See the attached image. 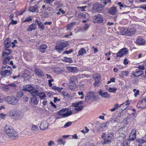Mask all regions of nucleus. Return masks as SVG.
I'll use <instances>...</instances> for the list:
<instances>
[{"mask_svg": "<svg viewBox=\"0 0 146 146\" xmlns=\"http://www.w3.org/2000/svg\"><path fill=\"white\" fill-rule=\"evenodd\" d=\"M72 124V122H68L64 125V127L65 128L68 127L71 125Z\"/></svg>", "mask_w": 146, "mask_h": 146, "instance_id": "55", "label": "nucleus"}, {"mask_svg": "<svg viewBox=\"0 0 146 146\" xmlns=\"http://www.w3.org/2000/svg\"><path fill=\"white\" fill-rule=\"evenodd\" d=\"M83 104L82 101H80L78 102L73 103L72 105L75 107L74 108V113H77L78 112L81 111L83 108V106L82 104Z\"/></svg>", "mask_w": 146, "mask_h": 146, "instance_id": "6", "label": "nucleus"}, {"mask_svg": "<svg viewBox=\"0 0 146 146\" xmlns=\"http://www.w3.org/2000/svg\"><path fill=\"white\" fill-rule=\"evenodd\" d=\"M103 7V5L99 3H95L93 5V9L98 12H100Z\"/></svg>", "mask_w": 146, "mask_h": 146, "instance_id": "11", "label": "nucleus"}, {"mask_svg": "<svg viewBox=\"0 0 146 146\" xmlns=\"http://www.w3.org/2000/svg\"><path fill=\"white\" fill-rule=\"evenodd\" d=\"M6 116V114H4L3 113H1L0 114V118H1L3 119H5V117Z\"/></svg>", "mask_w": 146, "mask_h": 146, "instance_id": "53", "label": "nucleus"}, {"mask_svg": "<svg viewBox=\"0 0 146 146\" xmlns=\"http://www.w3.org/2000/svg\"><path fill=\"white\" fill-rule=\"evenodd\" d=\"M137 108H141L143 109L146 107V99H143L139 100L137 105Z\"/></svg>", "mask_w": 146, "mask_h": 146, "instance_id": "9", "label": "nucleus"}, {"mask_svg": "<svg viewBox=\"0 0 146 146\" xmlns=\"http://www.w3.org/2000/svg\"><path fill=\"white\" fill-rule=\"evenodd\" d=\"M143 74L142 71L140 70H139L136 71L132 73L133 75L135 77L139 76Z\"/></svg>", "mask_w": 146, "mask_h": 146, "instance_id": "21", "label": "nucleus"}, {"mask_svg": "<svg viewBox=\"0 0 146 146\" xmlns=\"http://www.w3.org/2000/svg\"><path fill=\"white\" fill-rule=\"evenodd\" d=\"M107 124V123L106 122H105L104 123L101 124L99 127H100V128H104L105 127H106Z\"/></svg>", "mask_w": 146, "mask_h": 146, "instance_id": "52", "label": "nucleus"}, {"mask_svg": "<svg viewBox=\"0 0 146 146\" xmlns=\"http://www.w3.org/2000/svg\"><path fill=\"white\" fill-rule=\"evenodd\" d=\"M29 93L33 96V97L37 96L38 95L39 92H38V91L34 87L33 89H31Z\"/></svg>", "mask_w": 146, "mask_h": 146, "instance_id": "17", "label": "nucleus"}, {"mask_svg": "<svg viewBox=\"0 0 146 146\" xmlns=\"http://www.w3.org/2000/svg\"><path fill=\"white\" fill-rule=\"evenodd\" d=\"M36 74L38 76H43V73L42 70L38 68H36L35 70Z\"/></svg>", "mask_w": 146, "mask_h": 146, "instance_id": "24", "label": "nucleus"}, {"mask_svg": "<svg viewBox=\"0 0 146 146\" xmlns=\"http://www.w3.org/2000/svg\"><path fill=\"white\" fill-rule=\"evenodd\" d=\"M52 89H53L55 90L58 91L59 92H60V88L58 87H57L55 86H53L52 87Z\"/></svg>", "mask_w": 146, "mask_h": 146, "instance_id": "60", "label": "nucleus"}, {"mask_svg": "<svg viewBox=\"0 0 146 146\" xmlns=\"http://www.w3.org/2000/svg\"><path fill=\"white\" fill-rule=\"evenodd\" d=\"M32 20V18L31 16H29L27 17L25 20L23 21L24 22H29L31 21Z\"/></svg>", "mask_w": 146, "mask_h": 146, "instance_id": "47", "label": "nucleus"}, {"mask_svg": "<svg viewBox=\"0 0 146 146\" xmlns=\"http://www.w3.org/2000/svg\"><path fill=\"white\" fill-rule=\"evenodd\" d=\"M79 18H82V19H85L86 18V15L81 13H77L76 15Z\"/></svg>", "mask_w": 146, "mask_h": 146, "instance_id": "35", "label": "nucleus"}, {"mask_svg": "<svg viewBox=\"0 0 146 146\" xmlns=\"http://www.w3.org/2000/svg\"><path fill=\"white\" fill-rule=\"evenodd\" d=\"M133 91L134 92V96L135 97H136L137 96V95L138 94L139 92V91L138 90H137L136 89H134L133 90Z\"/></svg>", "mask_w": 146, "mask_h": 146, "instance_id": "57", "label": "nucleus"}, {"mask_svg": "<svg viewBox=\"0 0 146 146\" xmlns=\"http://www.w3.org/2000/svg\"><path fill=\"white\" fill-rule=\"evenodd\" d=\"M36 28V24L35 23H34L31 24L29 26L27 29V30L28 31H31L33 30H35Z\"/></svg>", "mask_w": 146, "mask_h": 146, "instance_id": "16", "label": "nucleus"}, {"mask_svg": "<svg viewBox=\"0 0 146 146\" xmlns=\"http://www.w3.org/2000/svg\"><path fill=\"white\" fill-rule=\"evenodd\" d=\"M136 32L135 29L133 28L131 29H125L121 31L123 35L127 36H131L134 35Z\"/></svg>", "mask_w": 146, "mask_h": 146, "instance_id": "7", "label": "nucleus"}, {"mask_svg": "<svg viewBox=\"0 0 146 146\" xmlns=\"http://www.w3.org/2000/svg\"><path fill=\"white\" fill-rule=\"evenodd\" d=\"M54 81V79H49L48 80V84L49 86L50 87H51L52 86V84L51 82H53Z\"/></svg>", "mask_w": 146, "mask_h": 146, "instance_id": "58", "label": "nucleus"}, {"mask_svg": "<svg viewBox=\"0 0 146 146\" xmlns=\"http://www.w3.org/2000/svg\"><path fill=\"white\" fill-rule=\"evenodd\" d=\"M117 12L116 9L115 7H112L110 8L108 11V13L112 15L115 14Z\"/></svg>", "mask_w": 146, "mask_h": 146, "instance_id": "20", "label": "nucleus"}, {"mask_svg": "<svg viewBox=\"0 0 146 146\" xmlns=\"http://www.w3.org/2000/svg\"><path fill=\"white\" fill-rule=\"evenodd\" d=\"M104 137H105L104 138V141L103 143L104 144L109 143L113 139V135L112 133H110L106 135V133H103L101 137L102 138H103Z\"/></svg>", "mask_w": 146, "mask_h": 146, "instance_id": "3", "label": "nucleus"}, {"mask_svg": "<svg viewBox=\"0 0 146 146\" xmlns=\"http://www.w3.org/2000/svg\"><path fill=\"white\" fill-rule=\"evenodd\" d=\"M67 69L68 71L72 72H74L77 71L78 68L76 67H67Z\"/></svg>", "mask_w": 146, "mask_h": 146, "instance_id": "25", "label": "nucleus"}, {"mask_svg": "<svg viewBox=\"0 0 146 146\" xmlns=\"http://www.w3.org/2000/svg\"><path fill=\"white\" fill-rule=\"evenodd\" d=\"M136 133V130L135 129H134L131 131L129 134L130 135H135Z\"/></svg>", "mask_w": 146, "mask_h": 146, "instance_id": "62", "label": "nucleus"}, {"mask_svg": "<svg viewBox=\"0 0 146 146\" xmlns=\"http://www.w3.org/2000/svg\"><path fill=\"white\" fill-rule=\"evenodd\" d=\"M70 83H74L77 81V79L75 76H72L71 77L70 79Z\"/></svg>", "mask_w": 146, "mask_h": 146, "instance_id": "31", "label": "nucleus"}, {"mask_svg": "<svg viewBox=\"0 0 146 146\" xmlns=\"http://www.w3.org/2000/svg\"><path fill=\"white\" fill-rule=\"evenodd\" d=\"M117 90V88H111L110 87L108 90L109 92H112L113 93H115Z\"/></svg>", "mask_w": 146, "mask_h": 146, "instance_id": "43", "label": "nucleus"}, {"mask_svg": "<svg viewBox=\"0 0 146 146\" xmlns=\"http://www.w3.org/2000/svg\"><path fill=\"white\" fill-rule=\"evenodd\" d=\"M16 98L18 99L19 101V99L21 98V97L23 95V92L22 91H19L16 93Z\"/></svg>", "mask_w": 146, "mask_h": 146, "instance_id": "29", "label": "nucleus"}, {"mask_svg": "<svg viewBox=\"0 0 146 146\" xmlns=\"http://www.w3.org/2000/svg\"><path fill=\"white\" fill-rule=\"evenodd\" d=\"M129 73V72L128 71H124L121 72V76L123 77L124 76H127Z\"/></svg>", "mask_w": 146, "mask_h": 146, "instance_id": "46", "label": "nucleus"}, {"mask_svg": "<svg viewBox=\"0 0 146 146\" xmlns=\"http://www.w3.org/2000/svg\"><path fill=\"white\" fill-rule=\"evenodd\" d=\"M111 121L112 123L117 122L118 121L117 117L114 116L112 117L111 119Z\"/></svg>", "mask_w": 146, "mask_h": 146, "instance_id": "49", "label": "nucleus"}, {"mask_svg": "<svg viewBox=\"0 0 146 146\" xmlns=\"http://www.w3.org/2000/svg\"><path fill=\"white\" fill-rule=\"evenodd\" d=\"M23 113L22 111H17L15 119H17L20 120L23 118Z\"/></svg>", "mask_w": 146, "mask_h": 146, "instance_id": "13", "label": "nucleus"}, {"mask_svg": "<svg viewBox=\"0 0 146 146\" xmlns=\"http://www.w3.org/2000/svg\"><path fill=\"white\" fill-rule=\"evenodd\" d=\"M56 49L57 51L59 52H60V51L62 50L63 49V48L61 45L60 44V43L59 44H57L55 46Z\"/></svg>", "mask_w": 146, "mask_h": 146, "instance_id": "34", "label": "nucleus"}, {"mask_svg": "<svg viewBox=\"0 0 146 146\" xmlns=\"http://www.w3.org/2000/svg\"><path fill=\"white\" fill-rule=\"evenodd\" d=\"M38 96H39L41 100L44 99L46 97V95L44 92H39Z\"/></svg>", "mask_w": 146, "mask_h": 146, "instance_id": "36", "label": "nucleus"}, {"mask_svg": "<svg viewBox=\"0 0 146 146\" xmlns=\"http://www.w3.org/2000/svg\"><path fill=\"white\" fill-rule=\"evenodd\" d=\"M63 61L65 62L69 63L72 62V60L70 58H68L66 57H64L63 58Z\"/></svg>", "mask_w": 146, "mask_h": 146, "instance_id": "41", "label": "nucleus"}, {"mask_svg": "<svg viewBox=\"0 0 146 146\" xmlns=\"http://www.w3.org/2000/svg\"><path fill=\"white\" fill-rule=\"evenodd\" d=\"M23 90L25 92L28 91L29 93L31 90H29L28 88H27V86H25L23 87Z\"/></svg>", "mask_w": 146, "mask_h": 146, "instance_id": "63", "label": "nucleus"}, {"mask_svg": "<svg viewBox=\"0 0 146 146\" xmlns=\"http://www.w3.org/2000/svg\"><path fill=\"white\" fill-rule=\"evenodd\" d=\"M8 86L9 87L10 89H13L15 88L17 86L15 83H12L8 84Z\"/></svg>", "mask_w": 146, "mask_h": 146, "instance_id": "38", "label": "nucleus"}, {"mask_svg": "<svg viewBox=\"0 0 146 146\" xmlns=\"http://www.w3.org/2000/svg\"><path fill=\"white\" fill-rule=\"evenodd\" d=\"M128 50L126 48L121 49L119 51L117 54V57H121L128 53Z\"/></svg>", "mask_w": 146, "mask_h": 146, "instance_id": "10", "label": "nucleus"}, {"mask_svg": "<svg viewBox=\"0 0 146 146\" xmlns=\"http://www.w3.org/2000/svg\"><path fill=\"white\" fill-rule=\"evenodd\" d=\"M38 129V126L35 125H33L31 127V130L33 132H35Z\"/></svg>", "mask_w": 146, "mask_h": 146, "instance_id": "42", "label": "nucleus"}, {"mask_svg": "<svg viewBox=\"0 0 146 146\" xmlns=\"http://www.w3.org/2000/svg\"><path fill=\"white\" fill-rule=\"evenodd\" d=\"M136 138L135 135H129V139L130 140L133 141Z\"/></svg>", "mask_w": 146, "mask_h": 146, "instance_id": "50", "label": "nucleus"}, {"mask_svg": "<svg viewBox=\"0 0 146 146\" xmlns=\"http://www.w3.org/2000/svg\"><path fill=\"white\" fill-rule=\"evenodd\" d=\"M54 0H44V3L51 5Z\"/></svg>", "mask_w": 146, "mask_h": 146, "instance_id": "51", "label": "nucleus"}, {"mask_svg": "<svg viewBox=\"0 0 146 146\" xmlns=\"http://www.w3.org/2000/svg\"><path fill=\"white\" fill-rule=\"evenodd\" d=\"M5 100L9 104L13 105L17 104L19 102L18 99L12 96L6 97Z\"/></svg>", "mask_w": 146, "mask_h": 146, "instance_id": "5", "label": "nucleus"}, {"mask_svg": "<svg viewBox=\"0 0 146 146\" xmlns=\"http://www.w3.org/2000/svg\"><path fill=\"white\" fill-rule=\"evenodd\" d=\"M137 141L139 143H145L146 141V139L145 137L142 138V139H137Z\"/></svg>", "mask_w": 146, "mask_h": 146, "instance_id": "44", "label": "nucleus"}, {"mask_svg": "<svg viewBox=\"0 0 146 146\" xmlns=\"http://www.w3.org/2000/svg\"><path fill=\"white\" fill-rule=\"evenodd\" d=\"M5 128L6 134L9 137L13 139L15 137H16L17 133L12 127L6 125L5 126Z\"/></svg>", "mask_w": 146, "mask_h": 146, "instance_id": "2", "label": "nucleus"}, {"mask_svg": "<svg viewBox=\"0 0 146 146\" xmlns=\"http://www.w3.org/2000/svg\"><path fill=\"white\" fill-rule=\"evenodd\" d=\"M11 58V56H8L7 57H4V59L3 60V63L4 64H7Z\"/></svg>", "mask_w": 146, "mask_h": 146, "instance_id": "30", "label": "nucleus"}, {"mask_svg": "<svg viewBox=\"0 0 146 146\" xmlns=\"http://www.w3.org/2000/svg\"><path fill=\"white\" fill-rule=\"evenodd\" d=\"M17 111L15 110H10L9 112L10 115L14 117L15 118Z\"/></svg>", "mask_w": 146, "mask_h": 146, "instance_id": "33", "label": "nucleus"}, {"mask_svg": "<svg viewBox=\"0 0 146 146\" xmlns=\"http://www.w3.org/2000/svg\"><path fill=\"white\" fill-rule=\"evenodd\" d=\"M130 102L129 101L127 100L126 102H124L123 104H120L119 106V107H121L122 106H123L124 107L122 110H124L126 109L127 107V106L130 103Z\"/></svg>", "mask_w": 146, "mask_h": 146, "instance_id": "26", "label": "nucleus"}, {"mask_svg": "<svg viewBox=\"0 0 146 146\" xmlns=\"http://www.w3.org/2000/svg\"><path fill=\"white\" fill-rule=\"evenodd\" d=\"M73 52V50H70L69 51H65L64 52L63 54H68L72 52Z\"/></svg>", "mask_w": 146, "mask_h": 146, "instance_id": "64", "label": "nucleus"}, {"mask_svg": "<svg viewBox=\"0 0 146 146\" xmlns=\"http://www.w3.org/2000/svg\"><path fill=\"white\" fill-rule=\"evenodd\" d=\"M73 111L72 110L69 111L68 109H63L58 112V115H61V117L64 118L72 114Z\"/></svg>", "mask_w": 146, "mask_h": 146, "instance_id": "4", "label": "nucleus"}, {"mask_svg": "<svg viewBox=\"0 0 146 146\" xmlns=\"http://www.w3.org/2000/svg\"><path fill=\"white\" fill-rule=\"evenodd\" d=\"M78 94L80 95H82V96L80 97L81 99H83L84 97V94L82 92H79L78 93Z\"/></svg>", "mask_w": 146, "mask_h": 146, "instance_id": "61", "label": "nucleus"}, {"mask_svg": "<svg viewBox=\"0 0 146 146\" xmlns=\"http://www.w3.org/2000/svg\"><path fill=\"white\" fill-rule=\"evenodd\" d=\"M125 138L124 137L119 136L117 137V146H121L122 144L123 146L125 144L127 145L128 143L126 140L124 141Z\"/></svg>", "mask_w": 146, "mask_h": 146, "instance_id": "8", "label": "nucleus"}, {"mask_svg": "<svg viewBox=\"0 0 146 146\" xmlns=\"http://www.w3.org/2000/svg\"><path fill=\"white\" fill-rule=\"evenodd\" d=\"M37 25L40 29L43 30H44V24H43L41 21L39 23H38Z\"/></svg>", "mask_w": 146, "mask_h": 146, "instance_id": "40", "label": "nucleus"}, {"mask_svg": "<svg viewBox=\"0 0 146 146\" xmlns=\"http://www.w3.org/2000/svg\"><path fill=\"white\" fill-rule=\"evenodd\" d=\"M75 24L74 23H71L68 24L67 27V30H70L73 28V27Z\"/></svg>", "mask_w": 146, "mask_h": 146, "instance_id": "39", "label": "nucleus"}, {"mask_svg": "<svg viewBox=\"0 0 146 146\" xmlns=\"http://www.w3.org/2000/svg\"><path fill=\"white\" fill-rule=\"evenodd\" d=\"M93 78L94 80H100V76L98 74H96L94 75Z\"/></svg>", "mask_w": 146, "mask_h": 146, "instance_id": "45", "label": "nucleus"}, {"mask_svg": "<svg viewBox=\"0 0 146 146\" xmlns=\"http://www.w3.org/2000/svg\"><path fill=\"white\" fill-rule=\"evenodd\" d=\"M99 95L104 98H109L110 97V95L107 92H103L100 89L99 92Z\"/></svg>", "mask_w": 146, "mask_h": 146, "instance_id": "12", "label": "nucleus"}, {"mask_svg": "<svg viewBox=\"0 0 146 146\" xmlns=\"http://www.w3.org/2000/svg\"><path fill=\"white\" fill-rule=\"evenodd\" d=\"M136 44L139 45H144L145 41L144 39L141 38H139L136 41Z\"/></svg>", "mask_w": 146, "mask_h": 146, "instance_id": "22", "label": "nucleus"}, {"mask_svg": "<svg viewBox=\"0 0 146 146\" xmlns=\"http://www.w3.org/2000/svg\"><path fill=\"white\" fill-rule=\"evenodd\" d=\"M9 89V87L8 86V85H6V86L3 87V90L4 91H7Z\"/></svg>", "mask_w": 146, "mask_h": 146, "instance_id": "54", "label": "nucleus"}, {"mask_svg": "<svg viewBox=\"0 0 146 146\" xmlns=\"http://www.w3.org/2000/svg\"><path fill=\"white\" fill-rule=\"evenodd\" d=\"M100 80H95V82L94 85L95 87H98L99 85V83L100 82Z\"/></svg>", "mask_w": 146, "mask_h": 146, "instance_id": "56", "label": "nucleus"}, {"mask_svg": "<svg viewBox=\"0 0 146 146\" xmlns=\"http://www.w3.org/2000/svg\"><path fill=\"white\" fill-rule=\"evenodd\" d=\"M4 43L5 47L7 48L9 47L11 45L10 41L7 39L5 41Z\"/></svg>", "mask_w": 146, "mask_h": 146, "instance_id": "37", "label": "nucleus"}, {"mask_svg": "<svg viewBox=\"0 0 146 146\" xmlns=\"http://www.w3.org/2000/svg\"><path fill=\"white\" fill-rule=\"evenodd\" d=\"M94 19L96 23H101L103 21V19L101 16L98 14L97 16L94 17Z\"/></svg>", "mask_w": 146, "mask_h": 146, "instance_id": "15", "label": "nucleus"}, {"mask_svg": "<svg viewBox=\"0 0 146 146\" xmlns=\"http://www.w3.org/2000/svg\"><path fill=\"white\" fill-rule=\"evenodd\" d=\"M60 43L63 48L66 47L67 45V43L65 42H61Z\"/></svg>", "mask_w": 146, "mask_h": 146, "instance_id": "59", "label": "nucleus"}, {"mask_svg": "<svg viewBox=\"0 0 146 146\" xmlns=\"http://www.w3.org/2000/svg\"><path fill=\"white\" fill-rule=\"evenodd\" d=\"M48 126V124L45 121H42L40 124V128L41 130L46 129Z\"/></svg>", "mask_w": 146, "mask_h": 146, "instance_id": "14", "label": "nucleus"}, {"mask_svg": "<svg viewBox=\"0 0 146 146\" xmlns=\"http://www.w3.org/2000/svg\"><path fill=\"white\" fill-rule=\"evenodd\" d=\"M87 51L86 49L84 48H81L78 51V56H82L84 54H86V53Z\"/></svg>", "mask_w": 146, "mask_h": 146, "instance_id": "23", "label": "nucleus"}, {"mask_svg": "<svg viewBox=\"0 0 146 146\" xmlns=\"http://www.w3.org/2000/svg\"><path fill=\"white\" fill-rule=\"evenodd\" d=\"M12 52V51L10 49H6L3 53V57H6L8 56H10L9 55L11 54Z\"/></svg>", "mask_w": 146, "mask_h": 146, "instance_id": "18", "label": "nucleus"}, {"mask_svg": "<svg viewBox=\"0 0 146 146\" xmlns=\"http://www.w3.org/2000/svg\"><path fill=\"white\" fill-rule=\"evenodd\" d=\"M35 97H32V98H31V102L34 105L37 104L38 103V101Z\"/></svg>", "mask_w": 146, "mask_h": 146, "instance_id": "32", "label": "nucleus"}, {"mask_svg": "<svg viewBox=\"0 0 146 146\" xmlns=\"http://www.w3.org/2000/svg\"><path fill=\"white\" fill-rule=\"evenodd\" d=\"M94 96V93L92 92H90L89 94H87V96L86 97L85 100L88 102L90 99L93 97Z\"/></svg>", "mask_w": 146, "mask_h": 146, "instance_id": "19", "label": "nucleus"}, {"mask_svg": "<svg viewBox=\"0 0 146 146\" xmlns=\"http://www.w3.org/2000/svg\"><path fill=\"white\" fill-rule=\"evenodd\" d=\"M31 12H38V8L36 5H35L33 6L30 7L28 10Z\"/></svg>", "mask_w": 146, "mask_h": 146, "instance_id": "28", "label": "nucleus"}, {"mask_svg": "<svg viewBox=\"0 0 146 146\" xmlns=\"http://www.w3.org/2000/svg\"><path fill=\"white\" fill-rule=\"evenodd\" d=\"M12 70L11 66L5 65L3 66L1 69L0 74L3 77L10 76L12 74Z\"/></svg>", "mask_w": 146, "mask_h": 146, "instance_id": "1", "label": "nucleus"}, {"mask_svg": "<svg viewBox=\"0 0 146 146\" xmlns=\"http://www.w3.org/2000/svg\"><path fill=\"white\" fill-rule=\"evenodd\" d=\"M47 46L44 44H41L39 47V48L41 52L42 53L44 52V50H46L47 48Z\"/></svg>", "mask_w": 146, "mask_h": 146, "instance_id": "27", "label": "nucleus"}, {"mask_svg": "<svg viewBox=\"0 0 146 146\" xmlns=\"http://www.w3.org/2000/svg\"><path fill=\"white\" fill-rule=\"evenodd\" d=\"M46 10L49 11V12L47 14V15H49V14L50 13H53L54 12V10L51 7H48Z\"/></svg>", "mask_w": 146, "mask_h": 146, "instance_id": "48", "label": "nucleus"}]
</instances>
